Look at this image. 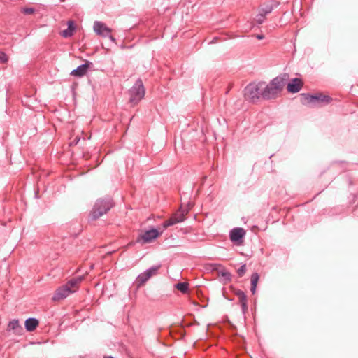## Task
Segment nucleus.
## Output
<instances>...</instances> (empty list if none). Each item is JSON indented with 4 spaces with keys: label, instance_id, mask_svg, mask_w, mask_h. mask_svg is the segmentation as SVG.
I'll return each mask as SVG.
<instances>
[{
    "label": "nucleus",
    "instance_id": "25",
    "mask_svg": "<svg viewBox=\"0 0 358 358\" xmlns=\"http://www.w3.org/2000/svg\"><path fill=\"white\" fill-rule=\"evenodd\" d=\"M34 9L32 8H24L23 10V13L24 14H32V13H34Z\"/></svg>",
    "mask_w": 358,
    "mask_h": 358
},
{
    "label": "nucleus",
    "instance_id": "17",
    "mask_svg": "<svg viewBox=\"0 0 358 358\" xmlns=\"http://www.w3.org/2000/svg\"><path fill=\"white\" fill-rule=\"evenodd\" d=\"M216 267H220L222 269L218 271V275L222 276L227 282L231 280V275L221 264H215Z\"/></svg>",
    "mask_w": 358,
    "mask_h": 358
},
{
    "label": "nucleus",
    "instance_id": "16",
    "mask_svg": "<svg viewBox=\"0 0 358 358\" xmlns=\"http://www.w3.org/2000/svg\"><path fill=\"white\" fill-rule=\"evenodd\" d=\"M67 24H68V28L65 30H63L61 33L62 36H63L64 38L71 37L73 35V31L76 29L73 21H71V20L68 21Z\"/></svg>",
    "mask_w": 358,
    "mask_h": 358
},
{
    "label": "nucleus",
    "instance_id": "7",
    "mask_svg": "<svg viewBox=\"0 0 358 358\" xmlns=\"http://www.w3.org/2000/svg\"><path fill=\"white\" fill-rule=\"evenodd\" d=\"M145 87L141 79H138L133 87L129 90V102L136 105L145 96Z\"/></svg>",
    "mask_w": 358,
    "mask_h": 358
},
{
    "label": "nucleus",
    "instance_id": "4",
    "mask_svg": "<svg viewBox=\"0 0 358 358\" xmlns=\"http://www.w3.org/2000/svg\"><path fill=\"white\" fill-rule=\"evenodd\" d=\"M303 104H311L313 106H324L331 102L332 98L322 93H303L301 94Z\"/></svg>",
    "mask_w": 358,
    "mask_h": 358
},
{
    "label": "nucleus",
    "instance_id": "24",
    "mask_svg": "<svg viewBox=\"0 0 358 358\" xmlns=\"http://www.w3.org/2000/svg\"><path fill=\"white\" fill-rule=\"evenodd\" d=\"M234 294L239 299V298H241L242 296H243L244 295H245V294L244 293V292H243L242 290L241 289H236L234 291Z\"/></svg>",
    "mask_w": 358,
    "mask_h": 358
},
{
    "label": "nucleus",
    "instance_id": "22",
    "mask_svg": "<svg viewBox=\"0 0 358 358\" xmlns=\"http://www.w3.org/2000/svg\"><path fill=\"white\" fill-rule=\"evenodd\" d=\"M246 272V265L243 264L240 266V268L237 270V273L239 277H242L245 274Z\"/></svg>",
    "mask_w": 358,
    "mask_h": 358
},
{
    "label": "nucleus",
    "instance_id": "15",
    "mask_svg": "<svg viewBox=\"0 0 358 358\" xmlns=\"http://www.w3.org/2000/svg\"><path fill=\"white\" fill-rule=\"evenodd\" d=\"M39 322L37 319L34 317H30L26 320L25 321V329L27 331H33L36 327L38 326Z\"/></svg>",
    "mask_w": 358,
    "mask_h": 358
},
{
    "label": "nucleus",
    "instance_id": "11",
    "mask_svg": "<svg viewBox=\"0 0 358 358\" xmlns=\"http://www.w3.org/2000/svg\"><path fill=\"white\" fill-rule=\"evenodd\" d=\"M245 234L246 231L243 228H234L230 231L229 233L230 240L233 243H236L237 245H240L243 243Z\"/></svg>",
    "mask_w": 358,
    "mask_h": 358
},
{
    "label": "nucleus",
    "instance_id": "12",
    "mask_svg": "<svg viewBox=\"0 0 358 358\" xmlns=\"http://www.w3.org/2000/svg\"><path fill=\"white\" fill-rule=\"evenodd\" d=\"M94 30L99 36L103 37L109 36L112 41L115 40L114 38L110 35L111 29L101 22L96 21L94 22Z\"/></svg>",
    "mask_w": 358,
    "mask_h": 358
},
{
    "label": "nucleus",
    "instance_id": "8",
    "mask_svg": "<svg viewBox=\"0 0 358 358\" xmlns=\"http://www.w3.org/2000/svg\"><path fill=\"white\" fill-rule=\"evenodd\" d=\"M160 265L154 266L147 269L143 273L139 274L136 280V285L138 288L143 286L152 276L157 275Z\"/></svg>",
    "mask_w": 358,
    "mask_h": 358
},
{
    "label": "nucleus",
    "instance_id": "3",
    "mask_svg": "<svg viewBox=\"0 0 358 358\" xmlns=\"http://www.w3.org/2000/svg\"><path fill=\"white\" fill-rule=\"evenodd\" d=\"M113 206V200L110 197L97 199L90 214L91 220H96L99 219L106 214Z\"/></svg>",
    "mask_w": 358,
    "mask_h": 358
},
{
    "label": "nucleus",
    "instance_id": "20",
    "mask_svg": "<svg viewBox=\"0 0 358 358\" xmlns=\"http://www.w3.org/2000/svg\"><path fill=\"white\" fill-rule=\"evenodd\" d=\"M176 288L182 294H185L188 291L189 284L187 282H178L176 285Z\"/></svg>",
    "mask_w": 358,
    "mask_h": 358
},
{
    "label": "nucleus",
    "instance_id": "10",
    "mask_svg": "<svg viewBox=\"0 0 358 358\" xmlns=\"http://www.w3.org/2000/svg\"><path fill=\"white\" fill-rule=\"evenodd\" d=\"M164 230L159 231L156 229H151L145 231L143 234H141L138 238L137 241H142L143 243H151L155 239L161 236Z\"/></svg>",
    "mask_w": 358,
    "mask_h": 358
},
{
    "label": "nucleus",
    "instance_id": "9",
    "mask_svg": "<svg viewBox=\"0 0 358 358\" xmlns=\"http://www.w3.org/2000/svg\"><path fill=\"white\" fill-rule=\"evenodd\" d=\"M188 213L187 210H183L182 208H180L178 212L173 214L171 217L166 220L162 224L163 230L166 229L169 227L173 226L176 224L182 222L185 219V215Z\"/></svg>",
    "mask_w": 358,
    "mask_h": 358
},
{
    "label": "nucleus",
    "instance_id": "5",
    "mask_svg": "<svg viewBox=\"0 0 358 358\" xmlns=\"http://www.w3.org/2000/svg\"><path fill=\"white\" fill-rule=\"evenodd\" d=\"M264 82L252 83L244 89V97L246 100L255 103L262 98Z\"/></svg>",
    "mask_w": 358,
    "mask_h": 358
},
{
    "label": "nucleus",
    "instance_id": "27",
    "mask_svg": "<svg viewBox=\"0 0 358 358\" xmlns=\"http://www.w3.org/2000/svg\"><path fill=\"white\" fill-rule=\"evenodd\" d=\"M103 358H114L112 356H104Z\"/></svg>",
    "mask_w": 358,
    "mask_h": 358
},
{
    "label": "nucleus",
    "instance_id": "18",
    "mask_svg": "<svg viewBox=\"0 0 358 358\" xmlns=\"http://www.w3.org/2000/svg\"><path fill=\"white\" fill-rule=\"evenodd\" d=\"M259 279V275L257 273H253L251 275L250 280H251V287L250 291L254 294L256 292L257 285Z\"/></svg>",
    "mask_w": 358,
    "mask_h": 358
},
{
    "label": "nucleus",
    "instance_id": "6",
    "mask_svg": "<svg viewBox=\"0 0 358 358\" xmlns=\"http://www.w3.org/2000/svg\"><path fill=\"white\" fill-rule=\"evenodd\" d=\"M278 5L279 2L275 0H267L261 4L258 9V14L255 18V22L257 24H262L265 21L266 15L270 14Z\"/></svg>",
    "mask_w": 358,
    "mask_h": 358
},
{
    "label": "nucleus",
    "instance_id": "23",
    "mask_svg": "<svg viewBox=\"0 0 358 358\" xmlns=\"http://www.w3.org/2000/svg\"><path fill=\"white\" fill-rule=\"evenodd\" d=\"M8 55L3 52H0V63L6 64L8 62Z\"/></svg>",
    "mask_w": 358,
    "mask_h": 358
},
{
    "label": "nucleus",
    "instance_id": "26",
    "mask_svg": "<svg viewBox=\"0 0 358 358\" xmlns=\"http://www.w3.org/2000/svg\"><path fill=\"white\" fill-rule=\"evenodd\" d=\"M256 38L258 39V40H262L263 38H264V36L263 34H257L256 36Z\"/></svg>",
    "mask_w": 358,
    "mask_h": 358
},
{
    "label": "nucleus",
    "instance_id": "1",
    "mask_svg": "<svg viewBox=\"0 0 358 358\" xmlns=\"http://www.w3.org/2000/svg\"><path fill=\"white\" fill-rule=\"evenodd\" d=\"M83 280V275L69 280L65 285L60 286L55 290L52 298V301H58L62 300L75 292Z\"/></svg>",
    "mask_w": 358,
    "mask_h": 358
},
{
    "label": "nucleus",
    "instance_id": "21",
    "mask_svg": "<svg viewBox=\"0 0 358 358\" xmlns=\"http://www.w3.org/2000/svg\"><path fill=\"white\" fill-rule=\"evenodd\" d=\"M238 301L241 306L243 313H245L248 310V299L246 295L239 298Z\"/></svg>",
    "mask_w": 358,
    "mask_h": 358
},
{
    "label": "nucleus",
    "instance_id": "14",
    "mask_svg": "<svg viewBox=\"0 0 358 358\" xmlns=\"http://www.w3.org/2000/svg\"><path fill=\"white\" fill-rule=\"evenodd\" d=\"M90 65H92V62L87 61L85 64L78 66L76 69L73 70L70 75L81 78L87 73V69Z\"/></svg>",
    "mask_w": 358,
    "mask_h": 358
},
{
    "label": "nucleus",
    "instance_id": "2",
    "mask_svg": "<svg viewBox=\"0 0 358 358\" xmlns=\"http://www.w3.org/2000/svg\"><path fill=\"white\" fill-rule=\"evenodd\" d=\"M285 81V78L277 76L268 84L264 82L262 99L269 100L276 98L284 88Z\"/></svg>",
    "mask_w": 358,
    "mask_h": 358
},
{
    "label": "nucleus",
    "instance_id": "13",
    "mask_svg": "<svg viewBox=\"0 0 358 358\" xmlns=\"http://www.w3.org/2000/svg\"><path fill=\"white\" fill-rule=\"evenodd\" d=\"M303 85V83L301 79L295 78L287 84V90L289 92L296 93L301 90Z\"/></svg>",
    "mask_w": 358,
    "mask_h": 358
},
{
    "label": "nucleus",
    "instance_id": "19",
    "mask_svg": "<svg viewBox=\"0 0 358 358\" xmlns=\"http://www.w3.org/2000/svg\"><path fill=\"white\" fill-rule=\"evenodd\" d=\"M8 330H13L15 332L18 333L22 331V327L20 325L19 321L17 320H13L8 323Z\"/></svg>",
    "mask_w": 358,
    "mask_h": 358
}]
</instances>
